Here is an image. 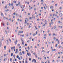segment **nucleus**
Listing matches in <instances>:
<instances>
[{
    "instance_id": "obj_53",
    "label": "nucleus",
    "mask_w": 63,
    "mask_h": 63,
    "mask_svg": "<svg viewBox=\"0 0 63 63\" xmlns=\"http://www.w3.org/2000/svg\"><path fill=\"white\" fill-rule=\"evenodd\" d=\"M27 25H29V23H28L27 24Z\"/></svg>"
},
{
    "instance_id": "obj_10",
    "label": "nucleus",
    "mask_w": 63,
    "mask_h": 63,
    "mask_svg": "<svg viewBox=\"0 0 63 63\" xmlns=\"http://www.w3.org/2000/svg\"><path fill=\"white\" fill-rule=\"evenodd\" d=\"M1 46H2V43L1 42H0V47H1Z\"/></svg>"
},
{
    "instance_id": "obj_27",
    "label": "nucleus",
    "mask_w": 63,
    "mask_h": 63,
    "mask_svg": "<svg viewBox=\"0 0 63 63\" xmlns=\"http://www.w3.org/2000/svg\"><path fill=\"white\" fill-rule=\"evenodd\" d=\"M14 48V47H11V49L12 50H13V48Z\"/></svg>"
},
{
    "instance_id": "obj_36",
    "label": "nucleus",
    "mask_w": 63,
    "mask_h": 63,
    "mask_svg": "<svg viewBox=\"0 0 63 63\" xmlns=\"http://www.w3.org/2000/svg\"><path fill=\"white\" fill-rule=\"evenodd\" d=\"M11 4L10 3H9V6H11Z\"/></svg>"
},
{
    "instance_id": "obj_16",
    "label": "nucleus",
    "mask_w": 63,
    "mask_h": 63,
    "mask_svg": "<svg viewBox=\"0 0 63 63\" xmlns=\"http://www.w3.org/2000/svg\"><path fill=\"white\" fill-rule=\"evenodd\" d=\"M19 54L20 55H22V54L21 53V52H20Z\"/></svg>"
},
{
    "instance_id": "obj_63",
    "label": "nucleus",
    "mask_w": 63,
    "mask_h": 63,
    "mask_svg": "<svg viewBox=\"0 0 63 63\" xmlns=\"http://www.w3.org/2000/svg\"><path fill=\"white\" fill-rule=\"evenodd\" d=\"M27 43H29V41L28 40L27 41Z\"/></svg>"
},
{
    "instance_id": "obj_62",
    "label": "nucleus",
    "mask_w": 63,
    "mask_h": 63,
    "mask_svg": "<svg viewBox=\"0 0 63 63\" xmlns=\"http://www.w3.org/2000/svg\"><path fill=\"white\" fill-rule=\"evenodd\" d=\"M49 36H51V34H49Z\"/></svg>"
},
{
    "instance_id": "obj_45",
    "label": "nucleus",
    "mask_w": 63,
    "mask_h": 63,
    "mask_svg": "<svg viewBox=\"0 0 63 63\" xmlns=\"http://www.w3.org/2000/svg\"><path fill=\"white\" fill-rule=\"evenodd\" d=\"M34 47L36 48H37V46H35Z\"/></svg>"
},
{
    "instance_id": "obj_25",
    "label": "nucleus",
    "mask_w": 63,
    "mask_h": 63,
    "mask_svg": "<svg viewBox=\"0 0 63 63\" xmlns=\"http://www.w3.org/2000/svg\"><path fill=\"white\" fill-rule=\"evenodd\" d=\"M22 53H23V54H24V51H22Z\"/></svg>"
},
{
    "instance_id": "obj_41",
    "label": "nucleus",
    "mask_w": 63,
    "mask_h": 63,
    "mask_svg": "<svg viewBox=\"0 0 63 63\" xmlns=\"http://www.w3.org/2000/svg\"><path fill=\"white\" fill-rule=\"evenodd\" d=\"M17 46H19V47L20 46V44H18L17 45Z\"/></svg>"
},
{
    "instance_id": "obj_37",
    "label": "nucleus",
    "mask_w": 63,
    "mask_h": 63,
    "mask_svg": "<svg viewBox=\"0 0 63 63\" xmlns=\"http://www.w3.org/2000/svg\"><path fill=\"white\" fill-rule=\"evenodd\" d=\"M14 15H16V13L15 12H14L13 13Z\"/></svg>"
},
{
    "instance_id": "obj_23",
    "label": "nucleus",
    "mask_w": 63,
    "mask_h": 63,
    "mask_svg": "<svg viewBox=\"0 0 63 63\" xmlns=\"http://www.w3.org/2000/svg\"><path fill=\"white\" fill-rule=\"evenodd\" d=\"M8 52H9V53H10V52H11V51L10 50V49H9Z\"/></svg>"
},
{
    "instance_id": "obj_7",
    "label": "nucleus",
    "mask_w": 63,
    "mask_h": 63,
    "mask_svg": "<svg viewBox=\"0 0 63 63\" xmlns=\"http://www.w3.org/2000/svg\"><path fill=\"white\" fill-rule=\"evenodd\" d=\"M17 40H16V42H15V44L16 45L17 44Z\"/></svg>"
},
{
    "instance_id": "obj_2",
    "label": "nucleus",
    "mask_w": 63,
    "mask_h": 63,
    "mask_svg": "<svg viewBox=\"0 0 63 63\" xmlns=\"http://www.w3.org/2000/svg\"><path fill=\"white\" fill-rule=\"evenodd\" d=\"M33 61H34L35 62H36V60L34 59H33V60H32V62H33Z\"/></svg>"
},
{
    "instance_id": "obj_18",
    "label": "nucleus",
    "mask_w": 63,
    "mask_h": 63,
    "mask_svg": "<svg viewBox=\"0 0 63 63\" xmlns=\"http://www.w3.org/2000/svg\"><path fill=\"white\" fill-rule=\"evenodd\" d=\"M25 20H27L26 22L27 21H28V18H26L25 19Z\"/></svg>"
},
{
    "instance_id": "obj_17",
    "label": "nucleus",
    "mask_w": 63,
    "mask_h": 63,
    "mask_svg": "<svg viewBox=\"0 0 63 63\" xmlns=\"http://www.w3.org/2000/svg\"><path fill=\"white\" fill-rule=\"evenodd\" d=\"M22 45H24V42H23V41H22Z\"/></svg>"
},
{
    "instance_id": "obj_24",
    "label": "nucleus",
    "mask_w": 63,
    "mask_h": 63,
    "mask_svg": "<svg viewBox=\"0 0 63 63\" xmlns=\"http://www.w3.org/2000/svg\"><path fill=\"white\" fill-rule=\"evenodd\" d=\"M4 49H6V46H5L4 47Z\"/></svg>"
},
{
    "instance_id": "obj_28",
    "label": "nucleus",
    "mask_w": 63,
    "mask_h": 63,
    "mask_svg": "<svg viewBox=\"0 0 63 63\" xmlns=\"http://www.w3.org/2000/svg\"><path fill=\"white\" fill-rule=\"evenodd\" d=\"M21 40L22 41V42H23V40H22V38H21Z\"/></svg>"
},
{
    "instance_id": "obj_56",
    "label": "nucleus",
    "mask_w": 63,
    "mask_h": 63,
    "mask_svg": "<svg viewBox=\"0 0 63 63\" xmlns=\"http://www.w3.org/2000/svg\"><path fill=\"white\" fill-rule=\"evenodd\" d=\"M42 52H45V50H43L42 51Z\"/></svg>"
},
{
    "instance_id": "obj_14",
    "label": "nucleus",
    "mask_w": 63,
    "mask_h": 63,
    "mask_svg": "<svg viewBox=\"0 0 63 63\" xmlns=\"http://www.w3.org/2000/svg\"><path fill=\"white\" fill-rule=\"evenodd\" d=\"M5 32L6 34H7L8 33V31H7L6 30H5Z\"/></svg>"
},
{
    "instance_id": "obj_20",
    "label": "nucleus",
    "mask_w": 63,
    "mask_h": 63,
    "mask_svg": "<svg viewBox=\"0 0 63 63\" xmlns=\"http://www.w3.org/2000/svg\"><path fill=\"white\" fill-rule=\"evenodd\" d=\"M12 58H11L10 59V62H11V61H12Z\"/></svg>"
},
{
    "instance_id": "obj_54",
    "label": "nucleus",
    "mask_w": 63,
    "mask_h": 63,
    "mask_svg": "<svg viewBox=\"0 0 63 63\" xmlns=\"http://www.w3.org/2000/svg\"><path fill=\"white\" fill-rule=\"evenodd\" d=\"M45 23H46V22H47V20H45Z\"/></svg>"
},
{
    "instance_id": "obj_13",
    "label": "nucleus",
    "mask_w": 63,
    "mask_h": 63,
    "mask_svg": "<svg viewBox=\"0 0 63 63\" xmlns=\"http://www.w3.org/2000/svg\"><path fill=\"white\" fill-rule=\"evenodd\" d=\"M27 55H28V56H29V55H30V53H27Z\"/></svg>"
},
{
    "instance_id": "obj_48",
    "label": "nucleus",
    "mask_w": 63,
    "mask_h": 63,
    "mask_svg": "<svg viewBox=\"0 0 63 63\" xmlns=\"http://www.w3.org/2000/svg\"><path fill=\"white\" fill-rule=\"evenodd\" d=\"M33 54L34 55H35V54H36V53L35 52L33 53Z\"/></svg>"
},
{
    "instance_id": "obj_61",
    "label": "nucleus",
    "mask_w": 63,
    "mask_h": 63,
    "mask_svg": "<svg viewBox=\"0 0 63 63\" xmlns=\"http://www.w3.org/2000/svg\"><path fill=\"white\" fill-rule=\"evenodd\" d=\"M28 36H29L28 34H27V35H26V36H27V37H28Z\"/></svg>"
},
{
    "instance_id": "obj_44",
    "label": "nucleus",
    "mask_w": 63,
    "mask_h": 63,
    "mask_svg": "<svg viewBox=\"0 0 63 63\" xmlns=\"http://www.w3.org/2000/svg\"><path fill=\"white\" fill-rule=\"evenodd\" d=\"M9 41H10V43L11 42V39H9Z\"/></svg>"
},
{
    "instance_id": "obj_40",
    "label": "nucleus",
    "mask_w": 63,
    "mask_h": 63,
    "mask_svg": "<svg viewBox=\"0 0 63 63\" xmlns=\"http://www.w3.org/2000/svg\"><path fill=\"white\" fill-rule=\"evenodd\" d=\"M31 58H29V60L30 61H31Z\"/></svg>"
},
{
    "instance_id": "obj_42",
    "label": "nucleus",
    "mask_w": 63,
    "mask_h": 63,
    "mask_svg": "<svg viewBox=\"0 0 63 63\" xmlns=\"http://www.w3.org/2000/svg\"><path fill=\"white\" fill-rule=\"evenodd\" d=\"M3 19H6V18L5 17H3Z\"/></svg>"
},
{
    "instance_id": "obj_46",
    "label": "nucleus",
    "mask_w": 63,
    "mask_h": 63,
    "mask_svg": "<svg viewBox=\"0 0 63 63\" xmlns=\"http://www.w3.org/2000/svg\"><path fill=\"white\" fill-rule=\"evenodd\" d=\"M9 20L10 21H11L12 20V19H11V18H10L9 19Z\"/></svg>"
},
{
    "instance_id": "obj_5",
    "label": "nucleus",
    "mask_w": 63,
    "mask_h": 63,
    "mask_svg": "<svg viewBox=\"0 0 63 63\" xmlns=\"http://www.w3.org/2000/svg\"><path fill=\"white\" fill-rule=\"evenodd\" d=\"M50 8L52 10V9H53V6H51L50 7Z\"/></svg>"
},
{
    "instance_id": "obj_55",
    "label": "nucleus",
    "mask_w": 63,
    "mask_h": 63,
    "mask_svg": "<svg viewBox=\"0 0 63 63\" xmlns=\"http://www.w3.org/2000/svg\"><path fill=\"white\" fill-rule=\"evenodd\" d=\"M28 16H30V13H29L28 14Z\"/></svg>"
},
{
    "instance_id": "obj_58",
    "label": "nucleus",
    "mask_w": 63,
    "mask_h": 63,
    "mask_svg": "<svg viewBox=\"0 0 63 63\" xmlns=\"http://www.w3.org/2000/svg\"><path fill=\"white\" fill-rule=\"evenodd\" d=\"M54 9H53L52 10V12H54Z\"/></svg>"
},
{
    "instance_id": "obj_15",
    "label": "nucleus",
    "mask_w": 63,
    "mask_h": 63,
    "mask_svg": "<svg viewBox=\"0 0 63 63\" xmlns=\"http://www.w3.org/2000/svg\"><path fill=\"white\" fill-rule=\"evenodd\" d=\"M13 56V53H12L11 54V56Z\"/></svg>"
},
{
    "instance_id": "obj_9",
    "label": "nucleus",
    "mask_w": 63,
    "mask_h": 63,
    "mask_svg": "<svg viewBox=\"0 0 63 63\" xmlns=\"http://www.w3.org/2000/svg\"><path fill=\"white\" fill-rule=\"evenodd\" d=\"M20 2H19L18 3V5H19L20 6V7H21V5H20Z\"/></svg>"
},
{
    "instance_id": "obj_64",
    "label": "nucleus",
    "mask_w": 63,
    "mask_h": 63,
    "mask_svg": "<svg viewBox=\"0 0 63 63\" xmlns=\"http://www.w3.org/2000/svg\"><path fill=\"white\" fill-rule=\"evenodd\" d=\"M22 62L23 63H24V61H23Z\"/></svg>"
},
{
    "instance_id": "obj_22",
    "label": "nucleus",
    "mask_w": 63,
    "mask_h": 63,
    "mask_svg": "<svg viewBox=\"0 0 63 63\" xmlns=\"http://www.w3.org/2000/svg\"><path fill=\"white\" fill-rule=\"evenodd\" d=\"M1 16H4V15H3V13H2V12L1 13Z\"/></svg>"
},
{
    "instance_id": "obj_59",
    "label": "nucleus",
    "mask_w": 63,
    "mask_h": 63,
    "mask_svg": "<svg viewBox=\"0 0 63 63\" xmlns=\"http://www.w3.org/2000/svg\"><path fill=\"white\" fill-rule=\"evenodd\" d=\"M49 24L50 25H51V23H49Z\"/></svg>"
},
{
    "instance_id": "obj_30",
    "label": "nucleus",
    "mask_w": 63,
    "mask_h": 63,
    "mask_svg": "<svg viewBox=\"0 0 63 63\" xmlns=\"http://www.w3.org/2000/svg\"><path fill=\"white\" fill-rule=\"evenodd\" d=\"M13 5H14V4H13V3H12L11 4L12 6H13Z\"/></svg>"
},
{
    "instance_id": "obj_35",
    "label": "nucleus",
    "mask_w": 63,
    "mask_h": 63,
    "mask_svg": "<svg viewBox=\"0 0 63 63\" xmlns=\"http://www.w3.org/2000/svg\"><path fill=\"white\" fill-rule=\"evenodd\" d=\"M16 1H13V2L14 3H15L16 4Z\"/></svg>"
},
{
    "instance_id": "obj_1",
    "label": "nucleus",
    "mask_w": 63,
    "mask_h": 63,
    "mask_svg": "<svg viewBox=\"0 0 63 63\" xmlns=\"http://www.w3.org/2000/svg\"><path fill=\"white\" fill-rule=\"evenodd\" d=\"M17 51H18V49H16V52H15V53H16V54L17 53Z\"/></svg>"
},
{
    "instance_id": "obj_50",
    "label": "nucleus",
    "mask_w": 63,
    "mask_h": 63,
    "mask_svg": "<svg viewBox=\"0 0 63 63\" xmlns=\"http://www.w3.org/2000/svg\"><path fill=\"white\" fill-rule=\"evenodd\" d=\"M62 46H60L59 47V48H60V47H61Z\"/></svg>"
},
{
    "instance_id": "obj_60",
    "label": "nucleus",
    "mask_w": 63,
    "mask_h": 63,
    "mask_svg": "<svg viewBox=\"0 0 63 63\" xmlns=\"http://www.w3.org/2000/svg\"><path fill=\"white\" fill-rule=\"evenodd\" d=\"M27 46V44H25V46Z\"/></svg>"
},
{
    "instance_id": "obj_51",
    "label": "nucleus",
    "mask_w": 63,
    "mask_h": 63,
    "mask_svg": "<svg viewBox=\"0 0 63 63\" xmlns=\"http://www.w3.org/2000/svg\"><path fill=\"white\" fill-rule=\"evenodd\" d=\"M54 29H55V28H56V27H55V26L54 27Z\"/></svg>"
},
{
    "instance_id": "obj_8",
    "label": "nucleus",
    "mask_w": 63,
    "mask_h": 63,
    "mask_svg": "<svg viewBox=\"0 0 63 63\" xmlns=\"http://www.w3.org/2000/svg\"><path fill=\"white\" fill-rule=\"evenodd\" d=\"M25 22H24V24H25L26 23H27V22L26 21V20L25 19Z\"/></svg>"
},
{
    "instance_id": "obj_49",
    "label": "nucleus",
    "mask_w": 63,
    "mask_h": 63,
    "mask_svg": "<svg viewBox=\"0 0 63 63\" xmlns=\"http://www.w3.org/2000/svg\"><path fill=\"white\" fill-rule=\"evenodd\" d=\"M2 4H4V1H2Z\"/></svg>"
},
{
    "instance_id": "obj_31",
    "label": "nucleus",
    "mask_w": 63,
    "mask_h": 63,
    "mask_svg": "<svg viewBox=\"0 0 63 63\" xmlns=\"http://www.w3.org/2000/svg\"><path fill=\"white\" fill-rule=\"evenodd\" d=\"M2 41H4V38H3V37H2Z\"/></svg>"
},
{
    "instance_id": "obj_33",
    "label": "nucleus",
    "mask_w": 63,
    "mask_h": 63,
    "mask_svg": "<svg viewBox=\"0 0 63 63\" xmlns=\"http://www.w3.org/2000/svg\"><path fill=\"white\" fill-rule=\"evenodd\" d=\"M6 19L8 20H9V18L8 17H6Z\"/></svg>"
},
{
    "instance_id": "obj_3",
    "label": "nucleus",
    "mask_w": 63,
    "mask_h": 63,
    "mask_svg": "<svg viewBox=\"0 0 63 63\" xmlns=\"http://www.w3.org/2000/svg\"><path fill=\"white\" fill-rule=\"evenodd\" d=\"M2 25L3 26H4V25H5V23L4 22H3L2 21Z\"/></svg>"
},
{
    "instance_id": "obj_12",
    "label": "nucleus",
    "mask_w": 63,
    "mask_h": 63,
    "mask_svg": "<svg viewBox=\"0 0 63 63\" xmlns=\"http://www.w3.org/2000/svg\"><path fill=\"white\" fill-rule=\"evenodd\" d=\"M7 45H8V44H9V41L8 40H7Z\"/></svg>"
},
{
    "instance_id": "obj_43",
    "label": "nucleus",
    "mask_w": 63,
    "mask_h": 63,
    "mask_svg": "<svg viewBox=\"0 0 63 63\" xmlns=\"http://www.w3.org/2000/svg\"><path fill=\"white\" fill-rule=\"evenodd\" d=\"M55 39H56V38H55V37H54V40H55Z\"/></svg>"
},
{
    "instance_id": "obj_52",
    "label": "nucleus",
    "mask_w": 63,
    "mask_h": 63,
    "mask_svg": "<svg viewBox=\"0 0 63 63\" xmlns=\"http://www.w3.org/2000/svg\"><path fill=\"white\" fill-rule=\"evenodd\" d=\"M53 51H54V49H53L52 51V52H53Z\"/></svg>"
},
{
    "instance_id": "obj_19",
    "label": "nucleus",
    "mask_w": 63,
    "mask_h": 63,
    "mask_svg": "<svg viewBox=\"0 0 63 63\" xmlns=\"http://www.w3.org/2000/svg\"><path fill=\"white\" fill-rule=\"evenodd\" d=\"M58 45V44H56V45L55 46V47H57V46Z\"/></svg>"
},
{
    "instance_id": "obj_4",
    "label": "nucleus",
    "mask_w": 63,
    "mask_h": 63,
    "mask_svg": "<svg viewBox=\"0 0 63 63\" xmlns=\"http://www.w3.org/2000/svg\"><path fill=\"white\" fill-rule=\"evenodd\" d=\"M21 8L22 9H24V6H23V5H22L21 6Z\"/></svg>"
},
{
    "instance_id": "obj_26",
    "label": "nucleus",
    "mask_w": 63,
    "mask_h": 63,
    "mask_svg": "<svg viewBox=\"0 0 63 63\" xmlns=\"http://www.w3.org/2000/svg\"><path fill=\"white\" fill-rule=\"evenodd\" d=\"M19 57V56L18 55H17L16 56V58H18Z\"/></svg>"
},
{
    "instance_id": "obj_38",
    "label": "nucleus",
    "mask_w": 63,
    "mask_h": 63,
    "mask_svg": "<svg viewBox=\"0 0 63 63\" xmlns=\"http://www.w3.org/2000/svg\"><path fill=\"white\" fill-rule=\"evenodd\" d=\"M18 59L19 60H21V59H20V58L19 57L18 58Z\"/></svg>"
},
{
    "instance_id": "obj_39",
    "label": "nucleus",
    "mask_w": 63,
    "mask_h": 63,
    "mask_svg": "<svg viewBox=\"0 0 63 63\" xmlns=\"http://www.w3.org/2000/svg\"><path fill=\"white\" fill-rule=\"evenodd\" d=\"M59 40L58 41V44H59Z\"/></svg>"
},
{
    "instance_id": "obj_57",
    "label": "nucleus",
    "mask_w": 63,
    "mask_h": 63,
    "mask_svg": "<svg viewBox=\"0 0 63 63\" xmlns=\"http://www.w3.org/2000/svg\"><path fill=\"white\" fill-rule=\"evenodd\" d=\"M22 37H24V34H23L22 35Z\"/></svg>"
},
{
    "instance_id": "obj_32",
    "label": "nucleus",
    "mask_w": 63,
    "mask_h": 63,
    "mask_svg": "<svg viewBox=\"0 0 63 63\" xmlns=\"http://www.w3.org/2000/svg\"><path fill=\"white\" fill-rule=\"evenodd\" d=\"M28 63V62H27V60H26L25 63Z\"/></svg>"
},
{
    "instance_id": "obj_6",
    "label": "nucleus",
    "mask_w": 63,
    "mask_h": 63,
    "mask_svg": "<svg viewBox=\"0 0 63 63\" xmlns=\"http://www.w3.org/2000/svg\"><path fill=\"white\" fill-rule=\"evenodd\" d=\"M59 15L60 16H61H61H62V14L61 13L59 14Z\"/></svg>"
},
{
    "instance_id": "obj_34",
    "label": "nucleus",
    "mask_w": 63,
    "mask_h": 63,
    "mask_svg": "<svg viewBox=\"0 0 63 63\" xmlns=\"http://www.w3.org/2000/svg\"><path fill=\"white\" fill-rule=\"evenodd\" d=\"M41 10H43V7H41Z\"/></svg>"
},
{
    "instance_id": "obj_11",
    "label": "nucleus",
    "mask_w": 63,
    "mask_h": 63,
    "mask_svg": "<svg viewBox=\"0 0 63 63\" xmlns=\"http://www.w3.org/2000/svg\"><path fill=\"white\" fill-rule=\"evenodd\" d=\"M14 9L15 7L14 6H13L12 7V10H14Z\"/></svg>"
},
{
    "instance_id": "obj_29",
    "label": "nucleus",
    "mask_w": 63,
    "mask_h": 63,
    "mask_svg": "<svg viewBox=\"0 0 63 63\" xmlns=\"http://www.w3.org/2000/svg\"><path fill=\"white\" fill-rule=\"evenodd\" d=\"M36 33H34L33 34V36H35V35H36Z\"/></svg>"
},
{
    "instance_id": "obj_21",
    "label": "nucleus",
    "mask_w": 63,
    "mask_h": 63,
    "mask_svg": "<svg viewBox=\"0 0 63 63\" xmlns=\"http://www.w3.org/2000/svg\"><path fill=\"white\" fill-rule=\"evenodd\" d=\"M28 49H30V48H29V47L28 46Z\"/></svg>"
},
{
    "instance_id": "obj_47",
    "label": "nucleus",
    "mask_w": 63,
    "mask_h": 63,
    "mask_svg": "<svg viewBox=\"0 0 63 63\" xmlns=\"http://www.w3.org/2000/svg\"><path fill=\"white\" fill-rule=\"evenodd\" d=\"M18 33H19L20 34V33H21V32H20V31H19V32Z\"/></svg>"
}]
</instances>
